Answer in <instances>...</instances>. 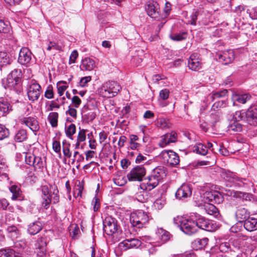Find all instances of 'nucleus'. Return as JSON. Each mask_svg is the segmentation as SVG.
Returning a JSON list of instances; mask_svg holds the SVG:
<instances>
[{
    "label": "nucleus",
    "instance_id": "35",
    "mask_svg": "<svg viewBox=\"0 0 257 257\" xmlns=\"http://www.w3.org/2000/svg\"><path fill=\"white\" fill-rule=\"evenodd\" d=\"M9 236L13 239L18 238L20 235V231L17 227L14 225L8 226L6 229Z\"/></svg>",
    "mask_w": 257,
    "mask_h": 257
},
{
    "label": "nucleus",
    "instance_id": "47",
    "mask_svg": "<svg viewBox=\"0 0 257 257\" xmlns=\"http://www.w3.org/2000/svg\"><path fill=\"white\" fill-rule=\"evenodd\" d=\"M70 146V144L64 142H63L62 148L64 155L68 158H70L71 157V153L69 148Z\"/></svg>",
    "mask_w": 257,
    "mask_h": 257
},
{
    "label": "nucleus",
    "instance_id": "62",
    "mask_svg": "<svg viewBox=\"0 0 257 257\" xmlns=\"http://www.w3.org/2000/svg\"><path fill=\"white\" fill-rule=\"evenodd\" d=\"M43 201L42 202V205L43 207L47 209L49 207L50 204L51 202V199H50V198H48V197H43Z\"/></svg>",
    "mask_w": 257,
    "mask_h": 257
},
{
    "label": "nucleus",
    "instance_id": "10",
    "mask_svg": "<svg viewBox=\"0 0 257 257\" xmlns=\"http://www.w3.org/2000/svg\"><path fill=\"white\" fill-rule=\"evenodd\" d=\"M215 58L220 62L226 65L231 63L234 59V54L232 50H229L223 52H218Z\"/></svg>",
    "mask_w": 257,
    "mask_h": 257
},
{
    "label": "nucleus",
    "instance_id": "5",
    "mask_svg": "<svg viewBox=\"0 0 257 257\" xmlns=\"http://www.w3.org/2000/svg\"><path fill=\"white\" fill-rule=\"evenodd\" d=\"M201 200L204 203L220 204L224 200L222 195L217 191H206L201 196Z\"/></svg>",
    "mask_w": 257,
    "mask_h": 257
},
{
    "label": "nucleus",
    "instance_id": "40",
    "mask_svg": "<svg viewBox=\"0 0 257 257\" xmlns=\"http://www.w3.org/2000/svg\"><path fill=\"white\" fill-rule=\"evenodd\" d=\"M222 177L226 181L232 184L235 177L236 175L231 172H223L221 174Z\"/></svg>",
    "mask_w": 257,
    "mask_h": 257
},
{
    "label": "nucleus",
    "instance_id": "6",
    "mask_svg": "<svg viewBox=\"0 0 257 257\" xmlns=\"http://www.w3.org/2000/svg\"><path fill=\"white\" fill-rule=\"evenodd\" d=\"M164 163L173 167L177 165L180 162L178 155L172 150H164L160 155Z\"/></svg>",
    "mask_w": 257,
    "mask_h": 257
},
{
    "label": "nucleus",
    "instance_id": "46",
    "mask_svg": "<svg viewBox=\"0 0 257 257\" xmlns=\"http://www.w3.org/2000/svg\"><path fill=\"white\" fill-rule=\"evenodd\" d=\"M9 135V130L5 125L0 124V140L7 138Z\"/></svg>",
    "mask_w": 257,
    "mask_h": 257
},
{
    "label": "nucleus",
    "instance_id": "48",
    "mask_svg": "<svg viewBox=\"0 0 257 257\" xmlns=\"http://www.w3.org/2000/svg\"><path fill=\"white\" fill-rule=\"evenodd\" d=\"M76 132V126L74 124H71L69 125L67 128L66 129V136L72 139V136Z\"/></svg>",
    "mask_w": 257,
    "mask_h": 257
},
{
    "label": "nucleus",
    "instance_id": "14",
    "mask_svg": "<svg viewBox=\"0 0 257 257\" xmlns=\"http://www.w3.org/2000/svg\"><path fill=\"white\" fill-rule=\"evenodd\" d=\"M32 54L30 50L26 47L22 48L19 52L18 62L23 65H27L32 59Z\"/></svg>",
    "mask_w": 257,
    "mask_h": 257
},
{
    "label": "nucleus",
    "instance_id": "26",
    "mask_svg": "<svg viewBox=\"0 0 257 257\" xmlns=\"http://www.w3.org/2000/svg\"><path fill=\"white\" fill-rule=\"evenodd\" d=\"M42 228V223L40 221H36L28 225V231L29 234L35 235L38 233Z\"/></svg>",
    "mask_w": 257,
    "mask_h": 257
},
{
    "label": "nucleus",
    "instance_id": "9",
    "mask_svg": "<svg viewBox=\"0 0 257 257\" xmlns=\"http://www.w3.org/2000/svg\"><path fill=\"white\" fill-rule=\"evenodd\" d=\"M41 92L40 85L33 80L31 81L27 90L29 99L32 101L37 100L39 98Z\"/></svg>",
    "mask_w": 257,
    "mask_h": 257
},
{
    "label": "nucleus",
    "instance_id": "8",
    "mask_svg": "<svg viewBox=\"0 0 257 257\" xmlns=\"http://www.w3.org/2000/svg\"><path fill=\"white\" fill-rule=\"evenodd\" d=\"M146 173V169L144 167L137 166L127 175V177L130 181H141Z\"/></svg>",
    "mask_w": 257,
    "mask_h": 257
},
{
    "label": "nucleus",
    "instance_id": "29",
    "mask_svg": "<svg viewBox=\"0 0 257 257\" xmlns=\"http://www.w3.org/2000/svg\"><path fill=\"white\" fill-rule=\"evenodd\" d=\"M157 234L161 240V243H158L157 246H160L161 244L165 243L170 239V233L163 229L162 228H158Z\"/></svg>",
    "mask_w": 257,
    "mask_h": 257
},
{
    "label": "nucleus",
    "instance_id": "33",
    "mask_svg": "<svg viewBox=\"0 0 257 257\" xmlns=\"http://www.w3.org/2000/svg\"><path fill=\"white\" fill-rule=\"evenodd\" d=\"M193 151L196 154L205 156L208 152V149L207 146L201 143H198L193 147Z\"/></svg>",
    "mask_w": 257,
    "mask_h": 257
},
{
    "label": "nucleus",
    "instance_id": "38",
    "mask_svg": "<svg viewBox=\"0 0 257 257\" xmlns=\"http://www.w3.org/2000/svg\"><path fill=\"white\" fill-rule=\"evenodd\" d=\"M11 63V60L9 54L5 52H0V65L4 66Z\"/></svg>",
    "mask_w": 257,
    "mask_h": 257
},
{
    "label": "nucleus",
    "instance_id": "42",
    "mask_svg": "<svg viewBox=\"0 0 257 257\" xmlns=\"http://www.w3.org/2000/svg\"><path fill=\"white\" fill-rule=\"evenodd\" d=\"M68 85L67 82L64 81H60L57 83V88L58 93L60 96H62L64 91L68 88Z\"/></svg>",
    "mask_w": 257,
    "mask_h": 257
},
{
    "label": "nucleus",
    "instance_id": "16",
    "mask_svg": "<svg viewBox=\"0 0 257 257\" xmlns=\"http://www.w3.org/2000/svg\"><path fill=\"white\" fill-rule=\"evenodd\" d=\"M142 242L138 238H130L124 240L120 243L119 246L124 249L137 248L141 245Z\"/></svg>",
    "mask_w": 257,
    "mask_h": 257
},
{
    "label": "nucleus",
    "instance_id": "32",
    "mask_svg": "<svg viewBox=\"0 0 257 257\" xmlns=\"http://www.w3.org/2000/svg\"><path fill=\"white\" fill-rule=\"evenodd\" d=\"M228 131L231 132H240L242 131V125L237 121L231 120L227 127Z\"/></svg>",
    "mask_w": 257,
    "mask_h": 257
},
{
    "label": "nucleus",
    "instance_id": "13",
    "mask_svg": "<svg viewBox=\"0 0 257 257\" xmlns=\"http://www.w3.org/2000/svg\"><path fill=\"white\" fill-rule=\"evenodd\" d=\"M177 140V134L175 132H171L167 133L161 137L159 143V146L161 148H164L170 143H175Z\"/></svg>",
    "mask_w": 257,
    "mask_h": 257
},
{
    "label": "nucleus",
    "instance_id": "18",
    "mask_svg": "<svg viewBox=\"0 0 257 257\" xmlns=\"http://www.w3.org/2000/svg\"><path fill=\"white\" fill-rule=\"evenodd\" d=\"M188 66L189 69L193 71H199L201 68V63L197 53H194L190 56Z\"/></svg>",
    "mask_w": 257,
    "mask_h": 257
},
{
    "label": "nucleus",
    "instance_id": "12",
    "mask_svg": "<svg viewBox=\"0 0 257 257\" xmlns=\"http://www.w3.org/2000/svg\"><path fill=\"white\" fill-rule=\"evenodd\" d=\"M193 216L198 229L201 228L209 231L212 230V223L208 219L199 214H195Z\"/></svg>",
    "mask_w": 257,
    "mask_h": 257
},
{
    "label": "nucleus",
    "instance_id": "21",
    "mask_svg": "<svg viewBox=\"0 0 257 257\" xmlns=\"http://www.w3.org/2000/svg\"><path fill=\"white\" fill-rule=\"evenodd\" d=\"M21 121L28 126L33 132H37L39 128L38 121L33 117H24Z\"/></svg>",
    "mask_w": 257,
    "mask_h": 257
},
{
    "label": "nucleus",
    "instance_id": "44",
    "mask_svg": "<svg viewBox=\"0 0 257 257\" xmlns=\"http://www.w3.org/2000/svg\"><path fill=\"white\" fill-rule=\"evenodd\" d=\"M11 30L9 23L0 19V33H8Z\"/></svg>",
    "mask_w": 257,
    "mask_h": 257
},
{
    "label": "nucleus",
    "instance_id": "59",
    "mask_svg": "<svg viewBox=\"0 0 257 257\" xmlns=\"http://www.w3.org/2000/svg\"><path fill=\"white\" fill-rule=\"evenodd\" d=\"M71 101L75 108H78L81 103V99L77 96H73Z\"/></svg>",
    "mask_w": 257,
    "mask_h": 257
},
{
    "label": "nucleus",
    "instance_id": "58",
    "mask_svg": "<svg viewBox=\"0 0 257 257\" xmlns=\"http://www.w3.org/2000/svg\"><path fill=\"white\" fill-rule=\"evenodd\" d=\"M170 91L167 89L162 90L159 93L160 97L163 100L167 99L169 96Z\"/></svg>",
    "mask_w": 257,
    "mask_h": 257
},
{
    "label": "nucleus",
    "instance_id": "22",
    "mask_svg": "<svg viewBox=\"0 0 257 257\" xmlns=\"http://www.w3.org/2000/svg\"><path fill=\"white\" fill-rule=\"evenodd\" d=\"M250 212L245 208L239 207L235 212V216L238 222H243L249 217Z\"/></svg>",
    "mask_w": 257,
    "mask_h": 257
},
{
    "label": "nucleus",
    "instance_id": "54",
    "mask_svg": "<svg viewBox=\"0 0 257 257\" xmlns=\"http://www.w3.org/2000/svg\"><path fill=\"white\" fill-rule=\"evenodd\" d=\"M186 33L183 32L174 34L171 36L172 40L174 41H182L186 38Z\"/></svg>",
    "mask_w": 257,
    "mask_h": 257
},
{
    "label": "nucleus",
    "instance_id": "61",
    "mask_svg": "<svg viewBox=\"0 0 257 257\" xmlns=\"http://www.w3.org/2000/svg\"><path fill=\"white\" fill-rule=\"evenodd\" d=\"M78 56V53L76 50H74L71 53L69 58V63H75L76 59Z\"/></svg>",
    "mask_w": 257,
    "mask_h": 257
},
{
    "label": "nucleus",
    "instance_id": "3",
    "mask_svg": "<svg viewBox=\"0 0 257 257\" xmlns=\"http://www.w3.org/2000/svg\"><path fill=\"white\" fill-rule=\"evenodd\" d=\"M148 214L143 210L132 212L130 215V222L133 226L142 228L149 221Z\"/></svg>",
    "mask_w": 257,
    "mask_h": 257
},
{
    "label": "nucleus",
    "instance_id": "50",
    "mask_svg": "<svg viewBox=\"0 0 257 257\" xmlns=\"http://www.w3.org/2000/svg\"><path fill=\"white\" fill-rule=\"evenodd\" d=\"M26 163L30 166L34 165L35 156L29 153H24Z\"/></svg>",
    "mask_w": 257,
    "mask_h": 257
},
{
    "label": "nucleus",
    "instance_id": "41",
    "mask_svg": "<svg viewBox=\"0 0 257 257\" xmlns=\"http://www.w3.org/2000/svg\"><path fill=\"white\" fill-rule=\"evenodd\" d=\"M58 113L56 112H52L49 113L48 115V120L53 127H55L58 125Z\"/></svg>",
    "mask_w": 257,
    "mask_h": 257
},
{
    "label": "nucleus",
    "instance_id": "1",
    "mask_svg": "<svg viewBox=\"0 0 257 257\" xmlns=\"http://www.w3.org/2000/svg\"><path fill=\"white\" fill-rule=\"evenodd\" d=\"M174 223L187 235H191L198 231V227L193 215H191L187 219L177 216L174 218Z\"/></svg>",
    "mask_w": 257,
    "mask_h": 257
},
{
    "label": "nucleus",
    "instance_id": "25",
    "mask_svg": "<svg viewBox=\"0 0 257 257\" xmlns=\"http://www.w3.org/2000/svg\"><path fill=\"white\" fill-rule=\"evenodd\" d=\"M244 222V227L248 231L257 230V219L253 217H248Z\"/></svg>",
    "mask_w": 257,
    "mask_h": 257
},
{
    "label": "nucleus",
    "instance_id": "63",
    "mask_svg": "<svg viewBox=\"0 0 257 257\" xmlns=\"http://www.w3.org/2000/svg\"><path fill=\"white\" fill-rule=\"evenodd\" d=\"M66 113L69 114L71 116L76 118L77 117V110L75 108L72 107L71 106H69L68 110L66 111Z\"/></svg>",
    "mask_w": 257,
    "mask_h": 257
},
{
    "label": "nucleus",
    "instance_id": "36",
    "mask_svg": "<svg viewBox=\"0 0 257 257\" xmlns=\"http://www.w3.org/2000/svg\"><path fill=\"white\" fill-rule=\"evenodd\" d=\"M18 253L11 248L0 250V257H18Z\"/></svg>",
    "mask_w": 257,
    "mask_h": 257
},
{
    "label": "nucleus",
    "instance_id": "51",
    "mask_svg": "<svg viewBox=\"0 0 257 257\" xmlns=\"http://www.w3.org/2000/svg\"><path fill=\"white\" fill-rule=\"evenodd\" d=\"M83 114V118L84 120L87 121H92L95 118V113L92 111L84 112Z\"/></svg>",
    "mask_w": 257,
    "mask_h": 257
},
{
    "label": "nucleus",
    "instance_id": "49",
    "mask_svg": "<svg viewBox=\"0 0 257 257\" xmlns=\"http://www.w3.org/2000/svg\"><path fill=\"white\" fill-rule=\"evenodd\" d=\"M44 163L41 157L35 156L34 165H32L36 169H40L44 167Z\"/></svg>",
    "mask_w": 257,
    "mask_h": 257
},
{
    "label": "nucleus",
    "instance_id": "7",
    "mask_svg": "<svg viewBox=\"0 0 257 257\" xmlns=\"http://www.w3.org/2000/svg\"><path fill=\"white\" fill-rule=\"evenodd\" d=\"M103 230L108 235H112L116 232L118 226L116 220L111 216H107L103 221Z\"/></svg>",
    "mask_w": 257,
    "mask_h": 257
},
{
    "label": "nucleus",
    "instance_id": "15",
    "mask_svg": "<svg viewBox=\"0 0 257 257\" xmlns=\"http://www.w3.org/2000/svg\"><path fill=\"white\" fill-rule=\"evenodd\" d=\"M247 122L252 125H257V105L250 106L246 112Z\"/></svg>",
    "mask_w": 257,
    "mask_h": 257
},
{
    "label": "nucleus",
    "instance_id": "24",
    "mask_svg": "<svg viewBox=\"0 0 257 257\" xmlns=\"http://www.w3.org/2000/svg\"><path fill=\"white\" fill-rule=\"evenodd\" d=\"M250 95L248 94H240L234 93L232 96V99L233 101V105H235V102L241 104H245L247 101L250 99Z\"/></svg>",
    "mask_w": 257,
    "mask_h": 257
},
{
    "label": "nucleus",
    "instance_id": "2",
    "mask_svg": "<svg viewBox=\"0 0 257 257\" xmlns=\"http://www.w3.org/2000/svg\"><path fill=\"white\" fill-rule=\"evenodd\" d=\"M121 90V85L116 81H108L99 89V93L103 97L111 98L115 96Z\"/></svg>",
    "mask_w": 257,
    "mask_h": 257
},
{
    "label": "nucleus",
    "instance_id": "37",
    "mask_svg": "<svg viewBox=\"0 0 257 257\" xmlns=\"http://www.w3.org/2000/svg\"><path fill=\"white\" fill-rule=\"evenodd\" d=\"M84 189V184L83 182L80 181L76 182V185L74 188V194L75 197H81L82 192Z\"/></svg>",
    "mask_w": 257,
    "mask_h": 257
},
{
    "label": "nucleus",
    "instance_id": "57",
    "mask_svg": "<svg viewBox=\"0 0 257 257\" xmlns=\"http://www.w3.org/2000/svg\"><path fill=\"white\" fill-rule=\"evenodd\" d=\"M91 78L90 76H86V77H82L80 80L78 86H79L81 87H85L87 83L88 82H90L91 81Z\"/></svg>",
    "mask_w": 257,
    "mask_h": 257
},
{
    "label": "nucleus",
    "instance_id": "4",
    "mask_svg": "<svg viewBox=\"0 0 257 257\" xmlns=\"http://www.w3.org/2000/svg\"><path fill=\"white\" fill-rule=\"evenodd\" d=\"M22 72L20 69H15L8 75L6 81L5 88L16 89L19 88L20 85V78Z\"/></svg>",
    "mask_w": 257,
    "mask_h": 257
},
{
    "label": "nucleus",
    "instance_id": "34",
    "mask_svg": "<svg viewBox=\"0 0 257 257\" xmlns=\"http://www.w3.org/2000/svg\"><path fill=\"white\" fill-rule=\"evenodd\" d=\"M204 209L205 212L209 215L216 216H217L219 213L218 209L213 203H204Z\"/></svg>",
    "mask_w": 257,
    "mask_h": 257
},
{
    "label": "nucleus",
    "instance_id": "52",
    "mask_svg": "<svg viewBox=\"0 0 257 257\" xmlns=\"http://www.w3.org/2000/svg\"><path fill=\"white\" fill-rule=\"evenodd\" d=\"M58 190L56 187H55L53 190V192L52 194H50V199H51V202L55 204L59 202V197L58 196Z\"/></svg>",
    "mask_w": 257,
    "mask_h": 257
},
{
    "label": "nucleus",
    "instance_id": "39",
    "mask_svg": "<svg viewBox=\"0 0 257 257\" xmlns=\"http://www.w3.org/2000/svg\"><path fill=\"white\" fill-rule=\"evenodd\" d=\"M247 184V182L246 179L236 176L232 184H228V185L230 186H234L237 187H243Z\"/></svg>",
    "mask_w": 257,
    "mask_h": 257
},
{
    "label": "nucleus",
    "instance_id": "64",
    "mask_svg": "<svg viewBox=\"0 0 257 257\" xmlns=\"http://www.w3.org/2000/svg\"><path fill=\"white\" fill-rule=\"evenodd\" d=\"M93 205V209L94 211H97L99 208V199L96 197H94L92 201Z\"/></svg>",
    "mask_w": 257,
    "mask_h": 257
},
{
    "label": "nucleus",
    "instance_id": "30",
    "mask_svg": "<svg viewBox=\"0 0 257 257\" xmlns=\"http://www.w3.org/2000/svg\"><path fill=\"white\" fill-rule=\"evenodd\" d=\"M12 110L10 104L4 99L0 100V114L5 115Z\"/></svg>",
    "mask_w": 257,
    "mask_h": 257
},
{
    "label": "nucleus",
    "instance_id": "43",
    "mask_svg": "<svg viewBox=\"0 0 257 257\" xmlns=\"http://www.w3.org/2000/svg\"><path fill=\"white\" fill-rule=\"evenodd\" d=\"M27 138V132L25 130H20L15 136V140L18 142H22Z\"/></svg>",
    "mask_w": 257,
    "mask_h": 257
},
{
    "label": "nucleus",
    "instance_id": "31",
    "mask_svg": "<svg viewBox=\"0 0 257 257\" xmlns=\"http://www.w3.org/2000/svg\"><path fill=\"white\" fill-rule=\"evenodd\" d=\"M208 239L207 237L196 238L192 242V245L196 249L204 247L208 243Z\"/></svg>",
    "mask_w": 257,
    "mask_h": 257
},
{
    "label": "nucleus",
    "instance_id": "27",
    "mask_svg": "<svg viewBox=\"0 0 257 257\" xmlns=\"http://www.w3.org/2000/svg\"><path fill=\"white\" fill-rule=\"evenodd\" d=\"M151 175L160 181L166 176V169L163 166H158L153 170Z\"/></svg>",
    "mask_w": 257,
    "mask_h": 257
},
{
    "label": "nucleus",
    "instance_id": "11",
    "mask_svg": "<svg viewBox=\"0 0 257 257\" xmlns=\"http://www.w3.org/2000/svg\"><path fill=\"white\" fill-rule=\"evenodd\" d=\"M226 195L237 199H241L242 201H251L254 200L253 196L249 193L234 191L233 190H226Z\"/></svg>",
    "mask_w": 257,
    "mask_h": 257
},
{
    "label": "nucleus",
    "instance_id": "17",
    "mask_svg": "<svg viewBox=\"0 0 257 257\" xmlns=\"http://www.w3.org/2000/svg\"><path fill=\"white\" fill-rule=\"evenodd\" d=\"M192 194V190L189 185L182 184L177 190L176 196L179 199L185 198L190 197Z\"/></svg>",
    "mask_w": 257,
    "mask_h": 257
},
{
    "label": "nucleus",
    "instance_id": "60",
    "mask_svg": "<svg viewBox=\"0 0 257 257\" xmlns=\"http://www.w3.org/2000/svg\"><path fill=\"white\" fill-rule=\"evenodd\" d=\"M54 93L52 86H48L45 92V96L48 99H51L53 97Z\"/></svg>",
    "mask_w": 257,
    "mask_h": 257
},
{
    "label": "nucleus",
    "instance_id": "23",
    "mask_svg": "<svg viewBox=\"0 0 257 257\" xmlns=\"http://www.w3.org/2000/svg\"><path fill=\"white\" fill-rule=\"evenodd\" d=\"M96 67L94 61L89 58H85L82 60L80 68L82 70L91 71Z\"/></svg>",
    "mask_w": 257,
    "mask_h": 257
},
{
    "label": "nucleus",
    "instance_id": "20",
    "mask_svg": "<svg viewBox=\"0 0 257 257\" xmlns=\"http://www.w3.org/2000/svg\"><path fill=\"white\" fill-rule=\"evenodd\" d=\"M159 5L156 2L150 3L147 5L146 8L148 15L155 20L157 19L159 17Z\"/></svg>",
    "mask_w": 257,
    "mask_h": 257
},
{
    "label": "nucleus",
    "instance_id": "28",
    "mask_svg": "<svg viewBox=\"0 0 257 257\" xmlns=\"http://www.w3.org/2000/svg\"><path fill=\"white\" fill-rule=\"evenodd\" d=\"M10 190L12 193V199L14 200H22L23 198L21 189L16 185H12Z\"/></svg>",
    "mask_w": 257,
    "mask_h": 257
},
{
    "label": "nucleus",
    "instance_id": "55",
    "mask_svg": "<svg viewBox=\"0 0 257 257\" xmlns=\"http://www.w3.org/2000/svg\"><path fill=\"white\" fill-rule=\"evenodd\" d=\"M114 182L116 185L122 186L126 183V181L123 177L118 176L114 179Z\"/></svg>",
    "mask_w": 257,
    "mask_h": 257
},
{
    "label": "nucleus",
    "instance_id": "19",
    "mask_svg": "<svg viewBox=\"0 0 257 257\" xmlns=\"http://www.w3.org/2000/svg\"><path fill=\"white\" fill-rule=\"evenodd\" d=\"M159 181L158 179L151 175L148 177L146 183L144 182L141 185V188L146 191H151L158 185Z\"/></svg>",
    "mask_w": 257,
    "mask_h": 257
},
{
    "label": "nucleus",
    "instance_id": "53",
    "mask_svg": "<svg viewBox=\"0 0 257 257\" xmlns=\"http://www.w3.org/2000/svg\"><path fill=\"white\" fill-rule=\"evenodd\" d=\"M87 130L84 129H81L79 128V131L78 134L77 141L78 142H84L86 140V132Z\"/></svg>",
    "mask_w": 257,
    "mask_h": 257
},
{
    "label": "nucleus",
    "instance_id": "45",
    "mask_svg": "<svg viewBox=\"0 0 257 257\" xmlns=\"http://www.w3.org/2000/svg\"><path fill=\"white\" fill-rule=\"evenodd\" d=\"M226 100H221L215 102L212 106V109L215 111L218 108H223L227 106Z\"/></svg>",
    "mask_w": 257,
    "mask_h": 257
},
{
    "label": "nucleus",
    "instance_id": "56",
    "mask_svg": "<svg viewBox=\"0 0 257 257\" xmlns=\"http://www.w3.org/2000/svg\"><path fill=\"white\" fill-rule=\"evenodd\" d=\"M227 94V90L226 89H224L221 91H218L212 93V97L213 99H214L217 98H220L221 97H223Z\"/></svg>",
    "mask_w": 257,
    "mask_h": 257
}]
</instances>
